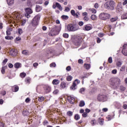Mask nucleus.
<instances>
[{"mask_svg": "<svg viewBox=\"0 0 127 127\" xmlns=\"http://www.w3.org/2000/svg\"><path fill=\"white\" fill-rule=\"evenodd\" d=\"M37 92L39 94H48L51 92V86L48 84L38 85L36 88Z\"/></svg>", "mask_w": 127, "mask_h": 127, "instance_id": "f257e3e1", "label": "nucleus"}, {"mask_svg": "<svg viewBox=\"0 0 127 127\" xmlns=\"http://www.w3.org/2000/svg\"><path fill=\"white\" fill-rule=\"evenodd\" d=\"M108 84L111 88L118 89L121 84V79L119 78H112L109 80Z\"/></svg>", "mask_w": 127, "mask_h": 127, "instance_id": "f03ea898", "label": "nucleus"}, {"mask_svg": "<svg viewBox=\"0 0 127 127\" xmlns=\"http://www.w3.org/2000/svg\"><path fill=\"white\" fill-rule=\"evenodd\" d=\"M41 17V15L40 14H38L37 15H36L31 21V25L34 28H35L37 27V25L39 24V20H40V18Z\"/></svg>", "mask_w": 127, "mask_h": 127, "instance_id": "7ed1b4c3", "label": "nucleus"}, {"mask_svg": "<svg viewBox=\"0 0 127 127\" xmlns=\"http://www.w3.org/2000/svg\"><path fill=\"white\" fill-rule=\"evenodd\" d=\"M104 6L107 9L114 10L115 8V2L113 0L108 1L105 3Z\"/></svg>", "mask_w": 127, "mask_h": 127, "instance_id": "20e7f679", "label": "nucleus"}, {"mask_svg": "<svg viewBox=\"0 0 127 127\" xmlns=\"http://www.w3.org/2000/svg\"><path fill=\"white\" fill-rule=\"evenodd\" d=\"M68 31H76L79 29V26L77 24H69L67 26Z\"/></svg>", "mask_w": 127, "mask_h": 127, "instance_id": "39448f33", "label": "nucleus"}, {"mask_svg": "<svg viewBox=\"0 0 127 127\" xmlns=\"http://www.w3.org/2000/svg\"><path fill=\"white\" fill-rule=\"evenodd\" d=\"M100 19L102 20H108L111 18V15L109 13L103 12L101 13L99 16Z\"/></svg>", "mask_w": 127, "mask_h": 127, "instance_id": "423d86ee", "label": "nucleus"}, {"mask_svg": "<svg viewBox=\"0 0 127 127\" xmlns=\"http://www.w3.org/2000/svg\"><path fill=\"white\" fill-rule=\"evenodd\" d=\"M83 42V38L81 36H77L73 41V43L76 46L81 45V43Z\"/></svg>", "mask_w": 127, "mask_h": 127, "instance_id": "0eeeda50", "label": "nucleus"}, {"mask_svg": "<svg viewBox=\"0 0 127 127\" xmlns=\"http://www.w3.org/2000/svg\"><path fill=\"white\" fill-rule=\"evenodd\" d=\"M58 34V31L57 30V26H54L49 33V36H54Z\"/></svg>", "mask_w": 127, "mask_h": 127, "instance_id": "6e6552de", "label": "nucleus"}, {"mask_svg": "<svg viewBox=\"0 0 127 127\" xmlns=\"http://www.w3.org/2000/svg\"><path fill=\"white\" fill-rule=\"evenodd\" d=\"M25 10L26 12V13L25 14V16L27 18H29V17H30V14H31V13H32V12H33V11H32V9H31V8L28 7V8H26L25 9Z\"/></svg>", "mask_w": 127, "mask_h": 127, "instance_id": "1a4fd4ad", "label": "nucleus"}, {"mask_svg": "<svg viewBox=\"0 0 127 127\" xmlns=\"http://www.w3.org/2000/svg\"><path fill=\"white\" fill-rule=\"evenodd\" d=\"M80 84V80L78 79H75L74 81L72 83V85L70 87V90H76V86Z\"/></svg>", "mask_w": 127, "mask_h": 127, "instance_id": "9d476101", "label": "nucleus"}, {"mask_svg": "<svg viewBox=\"0 0 127 127\" xmlns=\"http://www.w3.org/2000/svg\"><path fill=\"white\" fill-rule=\"evenodd\" d=\"M107 99V96L104 94H99L97 97V100L99 102H104L105 100Z\"/></svg>", "mask_w": 127, "mask_h": 127, "instance_id": "9b49d317", "label": "nucleus"}, {"mask_svg": "<svg viewBox=\"0 0 127 127\" xmlns=\"http://www.w3.org/2000/svg\"><path fill=\"white\" fill-rule=\"evenodd\" d=\"M57 7L59 10H61V11H62L63 10V7H62L61 4L58 2H56L55 4H54L53 5V8L55 9Z\"/></svg>", "mask_w": 127, "mask_h": 127, "instance_id": "f8f14e48", "label": "nucleus"}, {"mask_svg": "<svg viewBox=\"0 0 127 127\" xmlns=\"http://www.w3.org/2000/svg\"><path fill=\"white\" fill-rule=\"evenodd\" d=\"M67 100L68 102L70 103V104H71L72 105H73V104L75 103V101H76V100L75 99V97H73L71 96H67Z\"/></svg>", "mask_w": 127, "mask_h": 127, "instance_id": "ddd939ff", "label": "nucleus"}, {"mask_svg": "<svg viewBox=\"0 0 127 127\" xmlns=\"http://www.w3.org/2000/svg\"><path fill=\"white\" fill-rule=\"evenodd\" d=\"M93 29V27L92 26V25H91L89 24L85 25L83 28V30H85L86 31H89V30H91V29Z\"/></svg>", "mask_w": 127, "mask_h": 127, "instance_id": "4468645a", "label": "nucleus"}, {"mask_svg": "<svg viewBox=\"0 0 127 127\" xmlns=\"http://www.w3.org/2000/svg\"><path fill=\"white\" fill-rule=\"evenodd\" d=\"M13 15H14L15 18L17 20H20L21 19V16H20V13L18 12H15L13 13Z\"/></svg>", "mask_w": 127, "mask_h": 127, "instance_id": "2eb2a0df", "label": "nucleus"}, {"mask_svg": "<svg viewBox=\"0 0 127 127\" xmlns=\"http://www.w3.org/2000/svg\"><path fill=\"white\" fill-rule=\"evenodd\" d=\"M122 53L125 56H127V45H124L123 46V49L122 50Z\"/></svg>", "mask_w": 127, "mask_h": 127, "instance_id": "dca6fc26", "label": "nucleus"}, {"mask_svg": "<svg viewBox=\"0 0 127 127\" xmlns=\"http://www.w3.org/2000/svg\"><path fill=\"white\" fill-rule=\"evenodd\" d=\"M116 10L117 11H118V12H121V11L123 10V6L122 5L121 3H119L118 4Z\"/></svg>", "mask_w": 127, "mask_h": 127, "instance_id": "f3484780", "label": "nucleus"}, {"mask_svg": "<svg viewBox=\"0 0 127 127\" xmlns=\"http://www.w3.org/2000/svg\"><path fill=\"white\" fill-rule=\"evenodd\" d=\"M90 124L92 126H97V125H98V122H97L96 119H93L91 120Z\"/></svg>", "mask_w": 127, "mask_h": 127, "instance_id": "a211bd4d", "label": "nucleus"}, {"mask_svg": "<svg viewBox=\"0 0 127 127\" xmlns=\"http://www.w3.org/2000/svg\"><path fill=\"white\" fill-rule=\"evenodd\" d=\"M19 90V87L17 85H15L12 87V92H17Z\"/></svg>", "mask_w": 127, "mask_h": 127, "instance_id": "6ab92c4d", "label": "nucleus"}, {"mask_svg": "<svg viewBox=\"0 0 127 127\" xmlns=\"http://www.w3.org/2000/svg\"><path fill=\"white\" fill-rule=\"evenodd\" d=\"M98 122L100 126H103L104 125V119L99 118L98 120Z\"/></svg>", "mask_w": 127, "mask_h": 127, "instance_id": "aec40b11", "label": "nucleus"}, {"mask_svg": "<svg viewBox=\"0 0 127 127\" xmlns=\"http://www.w3.org/2000/svg\"><path fill=\"white\" fill-rule=\"evenodd\" d=\"M60 83V80L58 79H54L52 81L53 85H59Z\"/></svg>", "mask_w": 127, "mask_h": 127, "instance_id": "412c9836", "label": "nucleus"}, {"mask_svg": "<svg viewBox=\"0 0 127 127\" xmlns=\"http://www.w3.org/2000/svg\"><path fill=\"white\" fill-rule=\"evenodd\" d=\"M42 9V6H40L39 5H37L36 7V11L37 12H39V11H41Z\"/></svg>", "mask_w": 127, "mask_h": 127, "instance_id": "4be33fe9", "label": "nucleus"}, {"mask_svg": "<svg viewBox=\"0 0 127 127\" xmlns=\"http://www.w3.org/2000/svg\"><path fill=\"white\" fill-rule=\"evenodd\" d=\"M60 87L62 89H65V88H66V83L64 81L62 82L60 84Z\"/></svg>", "mask_w": 127, "mask_h": 127, "instance_id": "5701e85b", "label": "nucleus"}, {"mask_svg": "<svg viewBox=\"0 0 127 127\" xmlns=\"http://www.w3.org/2000/svg\"><path fill=\"white\" fill-rule=\"evenodd\" d=\"M14 66L16 69H18V68H20V67H21V64L19 63H16Z\"/></svg>", "mask_w": 127, "mask_h": 127, "instance_id": "b1692460", "label": "nucleus"}, {"mask_svg": "<svg viewBox=\"0 0 127 127\" xmlns=\"http://www.w3.org/2000/svg\"><path fill=\"white\" fill-rule=\"evenodd\" d=\"M6 69H7V66L5 65L2 67L1 72L2 74H4L5 73Z\"/></svg>", "mask_w": 127, "mask_h": 127, "instance_id": "393cba45", "label": "nucleus"}, {"mask_svg": "<svg viewBox=\"0 0 127 127\" xmlns=\"http://www.w3.org/2000/svg\"><path fill=\"white\" fill-rule=\"evenodd\" d=\"M84 67L86 70H89V69L91 68V64H84Z\"/></svg>", "mask_w": 127, "mask_h": 127, "instance_id": "a878e982", "label": "nucleus"}, {"mask_svg": "<svg viewBox=\"0 0 127 127\" xmlns=\"http://www.w3.org/2000/svg\"><path fill=\"white\" fill-rule=\"evenodd\" d=\"M7 0V4L9 5H10L11 4H13V3L14 2V0Z\"/></svg>", "mask_w": 127, "mask_h": 127, "instance_id": "bb28decb", "label": "nucleus"}, {"mask_svg": "<svg viewBox=\"0 0 127 127\" xmlns=\"http://www.w3.org/2000/svg\"><path fill=\"white\" fill-rule=\"evenodd\" d=\"M5 39L6 40H12L13 39V37L11 36H7L5 37Z\"/></svg>", "mask_w": 127, "mask_h": 127, "instance_id": "cd10ccee", "label": "nucleus"}, {"mask_svg": "<svg viewBox=\"0 0 127 127\" xmlns=\"http://www.w3.org/2000/svg\"><path fill=\"white\" fill-rule=\"evenodd\" d=\"M45 100V97H43V96H41V97H38V100L41 102H43V101H44Z\"/></svg>", "mask_w": 127, "mask_h": 127, "instance_id": "c85d7f7f", "label": "nucleus"}, {"mask_svg": "<svg viewBox=\"0 0 127 127\" xmlns=\"http://www.w3.org/2000/svg\"><path fill=\"white\" fill-rule=\"evenodd\" d=\"M119 90H120L121 92H124L126 90V87L121 85L119 87Z\"/></svg>", "mask_w": 127, "mask_h": 127, "instance_id": "c756f323", "label": "nucleus"}, {"mask_svg": "<svg viewBox=\"0 0 127 127\" xmlns=\"http://www.w3.org/2000/svg\"><path fill=\"white\" fill-rule=\"evenodd\" d=\"M74 119L75 120V121H79V119H80V115H79L78 114H75L74 115Z\"/></svg>", "mask_w": 127, "mask_h": 127, "instance_id": "7c9ffc66", "label": "nucleus"}, {"mask_svg": "<svg viewBox=\"0 0 127 127\" xmlns=\"http://www.w3.org/2000/svg\"><path fill=\"white\" fill-rule=\"evenodd\" d=\"M11 53L12 56H16V55H17V53L15 52V50H12Z\"/></svg>", "mask_w": 127, "mask_h": 127, "instance_id": "2f4dec72", "label": "nucleus"}, {"mask_svg": "<svg viewBox=\"0 0 127 127\" xmlns=\"http://www.w3.org/2000/svg\"><path fill=\"white\" fill-rule=\"evenodd\" d=\"M66 115L67 116H68V117H69L70 118V117H72V116H73V112L69 111L66 113Z\"/></svg>", "mask_w": 127, "mask_h": 127, "instance_id": "473e14b6", "label": "nucleus"}, {"mask_svg": "<svg viewBox=\"0 0 127 127\" xmlns=\"http://www.w3.org/2000/svg\"><path fill=\"white\" fill-rule=\"evenodd\" d=\"M122 64H123V63H122V62L121 61H118L116 63L117 66L119 67H121Z\"/></svg>", "mask_w": 127, "mask_h": 127, "instance_id": "72a5a7b5", "label": "nucleus"}, {"mask_svg": "<svg viewBox=\"0 0 127 127\" xmlns=\"http://www.w3.org/2000/svg\"><path fill=\"white\" fill-rule=\"evenodd\" d=\"M61 18H62V19H64V20H67V19H69V17L67 15H62L61 16Z\"/></svg>", "mask_w": 127, "mask_h": 127, "instance_id": "f704fd0d", "label": "nucleus"}, {"mask_svg": "<svg viewBox=\"0 0 127 127\" xmlns=\"http://www.w3.org/2000/svg\"><path fill=\"white\" fill-rule=\"evenodd\" d=\"M121 18L122 19H127V13H125L124 14H123L122 15Z\"/></svg>", "mask_w": 127, "mask_h": 127, "instance_id": "c9c22d12", "label": "nucleus"}, {"mask_svg": "<svg viewBox=\"0 0 127 127\" xmlns=\"http://www.w3.org/2000/svg\"><path fill=\"white\" fill-rule=\"evenodd\" d=\"M19 20H20V22H21V25H24V24H25V22H26V20L24 19H22L21 20L20 19Z\"/></svg>", "mask_w": 127, "mask_h": 127, "instance_id": "e433bc0d", "label": "nucleus"}, {"mask_svg": "<svg viewBox=\"0 0 127 127\" xmlns=\"http://www.w3.org/2000/svg\"><path fill=\"white\" fill-rule=\"evenodd\" d=\"M73 79V77L71 75H68L66 77V80L68 82H70V81H72V79Z\"/></svg>", "mask_w": 127, "mask_h": 127, "instance_id": "4c0bfd02", "label": "nucleus"}, {"mask_svg": "<svg viewBox=\"0 0 127 127\" xmlns=\"http://www.w3.org/2000/svg\"><path fill=\"white\" fill-rule=\"evenodd\" d=\"M79 107H84L85 106V102L84 101H81L79 104Z\"/></svg>", "mask_w": 127, "mask_h": 127, "instance_id": "58836bf2", "label": "nucleus"}, {"mask_svg": "<svg viewBox=\"0 0 127 127\" xmlns=\"http://www.w3.org/2000/svg\"><path fill=\"white\" fill-rule=\"evenodd\" d=\"M126 70V65H123L120 68L121 72H125Z\"/></svg>", "mask_w": 127, "mask_h": 127, "instance_id": "ea45409f", "label": "nucleus"}, {"mask_svg": "<svg viewBox=\"0 0 127 127\" xmlns=\"http://www.w3.org/2000/svg\"><path fill=\"white\" fill-rule=\"evenodd\" d=\"M25 76H26V73L25 72H22L20 74V77H21V78H25Z\"/></svg>", "mask_w": 127, "mask_h": 127, "instance_id": "a19ab883", "label": "nucleus"}, {"mask_svg": "<svg viewBox=\"0 0 127 127\" xmlns=\"http://www.w3.org/2000/svg\"><path fill=\"white\" fill-rule=\"evenodd\" d=\"M117 20H118V17H115L114 18H112L110 19V21H111V22H115V21H117Z\"/></svg>", "mask_w": 127, "mask_h": 127, "instance_id": "79ce46f5", "label": "nucleus"}, {"mask_svg": "<svg viewBox=\"0 0 127 127\" xmlns=\"http://www.w3.org/2000/svg\"><path fill=\"white\" fill-rule=\"evenodd\" d=\"M91 19L92 20H96V19H97V16L95 14H93L91 16Z\"/></svg>", "mask_w": 127, "mask_h": 127, "instance_id": "37998d69", "label": "nucleus"}, {"mask_svg": "<svg viewBox=\"0 0 127 127\" xmlns=\"http://www.w3.org/2000/svg\"><path fill=\"white\" fill-rule=\"evenodd\" d=\"M8 61V60L7 59H5L2 62V65L3 66L4 65H5V64H6V63L7 62V61Z\"/></svg>", "mask_w": 127, "mask_h": 127, "instance_id": "c03bdc74", "label": "nucleus"}, {"mask_svg": "<svg viewBox=\"0 0 127 127\" xmlns=\"http://www.w3.org/2000/svg\"><path fill=\"white\" fill-rule=\"evenodd\" d=\"M22 53L24 55H28V54H29L28 51H27V50H23L22 52Z\"/></svg>", "mask_w": 127, "mask_h": 127, "instance_id": "a18cd8bd", "label": "nucleus"}, {"mask_svg": "<svg viewBox=\"0 0 127 127\" xmlns=\"http://www.w3.org/2000/svg\"><path fill=\"white\" fill-rule=\"evenodd\" d=\"M23 31H22V29L19 28L18 29V33L19 34V35H21V34L23 33Z\"/></svg>", "mask_w": 127, "mask_h": 127, "instance_id": "49530a36", "label": "nucleus"}, {"mask_svg": "<svg viewBox=\"0 0 127 127\" xmlns=\"http://www.w3.org/2000/svg\"><path fill=\"white\" fill-rule=\"evenodd\" d=\"M108 63L110 64H112V63H113V58H112V57H110L108 59Z\"/></svg>", "mask_w": 127, "mask_h": 127, "instance_id": "de8ad7c7", "label": "nucleus"}, {"mask_svg": "<svg viewBox=\"0 0 127 127\" xmlns=\"http://www.w3.org/2000/svg\"><path fill=\"white\" fill-rule=\"evenodd\" d=\"M89 10L90 11H91L92 13H96L97 12V11L94 8H90L89 9Z\"/></svg>", "mask_w": 127, "mask_h": 127, "instance_id": "09e8293b", "label": "nucleus"}, {"mask_svg": "<svg viewBox=\"0 0 127 127\" xmlns=\"http://www.w3.org/2000/svg\"><path fill=\"white\" fill-rule=\"evenodd\" d=\"M59 93V90L58 89H55L54 92H53V94L54 95H57Z\"/></svg>", "mask_w": 127, "mask_h": 127, "instance_id": "8fccbe9b", "label": "nucleus"}, {"mask_svg": "<svg viewBox=\"0 0 127 127\" xmlns=\"http://www.w3.org/2000/svg\"><path fill=\"white\" fill-rule=\"evenodd\" d=\"M63 37H64V38H68V37H69V35L67 33H64L63 35Z\"/></svg>", "mask_w": 127, "mask_h": 127, "instance_id": "3c124183", "label": "nucleus"}, {"mask_svg": "<svg viewBox=\"0 0 127 127\" xmlns=\"http://www.w3.org/2000/svg\"><path fill=\"white\" fill-rule=\"evenodd\" d=\"M70 13H71V14L73 16H75V14H76V13L75 12V11L74 10H71L70 11Z\"/></svg>", "mask_w": 127, "mask_h": 127, "instance_id": "603ef678", "label": "nucleus"}, {"mask_svg": "<svg viewBox=\"0 0 127 127\" xmlns=\"http://www.w3.org/2000/svg\"><path fill=\"white\" fill-rule=\"evenodd\" d=\"M82 117L83 118H87V117H88V113H87L86 112H84L82 114Z\"/></svg>", "mask_w": 127, "mask_h": 127, "instance_id": "864d4df0", "label": "nucleus"}, {"mask_svg": "<svg viewBox=\"0 0 127 127\" xmlns=\"http://www.w3.org/2000/svg\"><path fill=\"white\" fill-rule=\"evenodd\" d=\"M83 20L87 22V21H88L89 20V18L88 17V16H85L83 17Z\"/></svg>", "mask_w": 127, "mask_h": 127, "instance_id": "5fc2aeb1", "label": "nucleus"}, {"mask_svg": "<svg viewBox=\"0 0 127 127\" xmlns=\"http://www.w3.org/2000/svg\"><path fill=\"white\" fill-rule=\"evenodd\" d=\"M50 67H56V64L55 63H53L50 64Z\"/></svg>", "mask_w": 127, "mask_h": 127, "instance_id": "6e6d98bb", "label": "nucleus"}, {"mask_svg": "<svg viewBox=\"0 0 127 127\" xmlns=\"http://www.w3.org/2000/svg\"><path fill=\"white\" fill-rule=\"evenodd\" d=\"M48 121H47V120H45L43 123V126H47V125H48Z\"/></svg>", "mask_w": 127, "mask_h": 127, "instance_id": "4d7b16f0", "label": "nucleus"}, {"mask_svg": "<svg viewBox=\"0 0 127 127\" xmlns=\"http://www.w3.org/2000/svg\"><path fill=\"white\" fill-rule=\"evenodd\" d=\"M104 34L103 33H100L98 34V36L99 37H100V38L104 37Z\"/></svg>", "mask_w": 127, "mask_h": 127, "instance_id": "13d9d810", "label": "nucleus"}, {"mask_svg": "<svg viewBox=\"0 0 127 127\" xmlns=\"http://www.w3.org/2000/svg\"><path fill=\"white\" fill-rule=\"evenodd\" d=\"M6 33V35L7 36H9V35H10V34H11L10 31H9V30H7Z\"/></svg>", "mask_w": 127, "mask_h": 127, "instance_id": "bf43d9fd", "label": "nucleus"}, {"mask_svg": "<svg viewBox=\"0 0 127 127\" xmlns=\"http://www.w3.org/2000/svg\"><path fill=\"white\" fill-rule=\"evenodd\" d=\"M64 11H66V12H68V11H70V8H69V7H65Z\"/></svg>", "mask_w": 127, "mask_h": 127, "instance_id": "052dcab7", "label": "nucleus"}, {"mask_svg": "<svg viewBox=\"0 0 127 127\" xmlns=\"http://www.w3.org/2000/svg\"><path fill=\"white\" fill-rule=\"evenodd\" d=\"M107 119H108V121H111V120L113 119V117L111 115H108V116L107 117Z\"/></svg>", "mask_w": 127, "mask_h": 127, "instance_id": "680f3d73", "label": "nucleus"}, {"mask_svg": "<svg viewBox=\"0 0 127 127\" xmlns=\"http://www.w3.org/2000/svg\"><path fill=\"white\" fill-rule=\"evenodd\" d=\"M78 64H83V60L79 59L78 60Z\"/></svg>", "mask_w": 127, "mask_h": 127, "instance_id": "e2e57ef3", "label": "nucleus"}, {"mask_svg": "<svg viewBox=\"0 0 127 127\" xmlns=\"http://www.w3.org/2000/svg\"><path fill=\"white\" fill-rule=\"evenodd\" d=\"M85 88L82 87L80 89L79 92H80V93H83V92H85Z\"/></svg>", "mask_w": 127, "mask_h": 127, "instance_id": "0e129e2a", "label": "nucleus"}, {"mask_svg": "<svg viewBox=\"0 0 127 127\" xmlns=\"http://www.w3.org/2000/svg\"><path fill=\"white\" fill-rule=\"evenodd\" d=\"M25 82L26 83H27V84H30V79H28V78L26 79Z\"/></svg>", "mask_w": 127, "mask_h": 127, "instance_id": "69168bd1", "label": "nucleus"}, {"mask_svg": "<svg viewBox=\"0 0 127 127\" xmlns=\"http://www.w3.org/2000/svg\"><path fill=\"white\" fill-rule=\"evenodd\" d=\"M96 40H97V43H101V39L100 38L97 37L96 38Z\"/></svg>", "mask_w": 127, "mask_h": 127, "instance_id": "338daca9", "label": "nucleus"}, {"mask_svg": "<svg viewBox=\"0 0 127 127\" xmlns=\"http://www.w3.org/2000/svg\"><path fill=\"white\" fill-rule=\"evenodd\" d=\"M66 71H71V66H68L66 67Z\"/></svg>", "mask_w": 127, "mask_h": 127, "instance_id": "774afa93", "label": "nucleus"}]
</instances>
